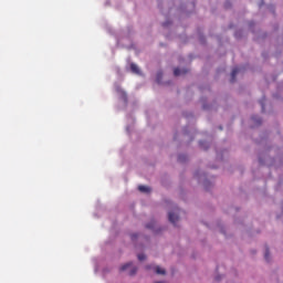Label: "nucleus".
<instances>
[{"label": "nucleus", "instance_id": "f03ea898", "mask_svg": "<svg viewBox=\"0 0 283 283\" xmlns=\"http://www.w3.org/2000/svg\"><path fill=\"white\" fill-rule=\"evenodd\" d=\"M187 72H189V70H187V69L177 67L174 70L175 76H182V75L187 74Z\"/></svg>", "mask_w": 283, "mask_h": 283}, {"label": "nucleus", "instance_id": "2eb2a0df", "mask_svg": "<svg viewBox=\"0 0 283 283\" xmlns=\"http://www.w3.org/2000/svg\"><path fill=\"white\" fill-rule=\"evenodd\" d=\"M146 228H147V229H154V226L147 224Z\"/></svg>", "mask_w": 283, "mask_h": 283}, {"label": "nucleus", "instance_id": "423d86ee", "mask_svg": "<svg viewBox=\"0 0 283 283\" xmlns=\"http://www.w3.org/2000/svg\"><path fill=\"white\" fill-rule=\"evenodd\" d=\"M252 122L254 125H262V119L258 116H252Z\"/></svg>", "mask_w": 283, "mask_h": 283}, {"label": "nucleus", "instance_id": "6e6552de", "mask_svg": "<svg viewBox=\"0 0 283 283\" xmlns=\"http://www.w3.org/2000/svg\"><path fill=\"white\" fill-rule=\"evenodd\" d=\"M156 273H157V275H165V270L164 269H161L160 266H157L156 268Z\"/></svg>", "mask_w": 283, "mask_h": 283}, {"label": "nucleus", "instance_id": "9d476101", "mask_svg": "<svg viewBox=\"0 0 283 283\" xmlns=\"http://www.w3.org/2000/svg\"><path fill=\"white\" fill-rule=\"evenodd\" d=\"M178 160L179 163H185V160H187V157L185 155H179Z\"/></svg>", "mask_w": 283, "mask_h": 283}, {"label": "nucleus", "instance_id": "dca6fc26", "mask_svg": "<svg viewBox=\"0 0 283 283\" xmlns=\"http://www.w3.org/2000/svg\"><path fill=\"white\" fill-rule=\"evenodd\" d=\"M202 145H205V142H200V146L202 147Z\"/></svg>", "mask_w": 283, "mask_h": 283}, {"label": "nucleus", "instance_id": "39448f33", "mask_svg": "<svg viewBox=\"0 0 283 283\" xmlns=\"http://www.w3.org/2000/svg\"><path fill=\"white\" fill-rule=\"evenodd\" d=\"M130 70L134 74H140V69H138V65L134 63L130 64Z\"/></svg>", "mask_w": 283, "mask_h": 283}, {"label": "nucleus", "instance_id": "f3484780", "mask_svg": "<svg viewBox=\"0 0 283 283\" xmlns=\"http://www.w3.org/2000/svg\"><path fill=\"white\" fill-rule=\"evenodd\" d=\"M164 27L167 28V23H164Z\"/></svg>", "mask_w": 283, "mask_h": 283}, {"label": "nucleus", "instance_id": "9b49d317", "mask_svg": "<svg viewBox=\"0 0 283 283\" xmlns=\"http://www.w3.org/2000/svg\"><path fill=\"white\" fill-rule=\"evenodd\" d=\"M136 271H138V268L136 266L132 268L129 275H136Z\"/></svg>", "mask_w": 283, "mask_h": 283}, {"label": "nucleus", "instance_id": "0eeeda50", "mask_svg": "<svg viewBox=\"0 0 283 283\" xmlns=\"http://www.w3.org/2000/svg\"><path fill=\"white\" fill-rule=\"evenodd\" d=\"M127 269H132V262L122 265L119 271H127Z\"/></svg>", "mask_w": 283, "mask_h": 283}, {"label": "nucleus", "instance_id": "4468645a", "mask_svg": "<svg viewBox=\"0 0 283 283\" xmlns=\"http://www.w3.org/2000/svg\"><path fill=\"white\" fill-rule=\"evenodd\" d=\"M130 238L132 240H136V238H138V234H132Z\"/></svg>", "mask_w": 283, "mask_h": 283}, {"label": "nucleus", "instance_id": "a211bd4d", "mask_svg": "<svg viewBox=\"0 0 283 283\" xmlns=\"http://www.w3.org/2000/svg\"><path fill=\"white\" fill-rule=\"evenodd\" d=\"M220 281V277H217V282H219Z\"/></svg>", "mask_w": 283, "mask_h": 283}, {"label": "nucleus", "instance_id": "7ed1b4c3", "mask_svg": "<svg viewBox=\"0 0 283 283\" xmlns=\"http://www.w3.org/2000/svg\"><path fill=\"white\" fill-rule=\"evenodd\" d=\"M238 72H240V69L234 67L231 72V83H235V76H238Z\"/></svg>", "mask_w": 283, "mask_h": 283}, {"label": "nucleus", "instance_id": "ddd939ff", "mask_svg": "<svg viewBox=\"0 0 283 283\" xmlns=\"http://www.w3.org/2000/svg\"><path fill=\"white\" fill-rule=\"evenodd\" d=\"M260 105H261L262 112H264V99H261V101H260Z\"/></svg>", "mask_w": 283, "mask_h": 283}, {"label": "nucleus", "instance_id": "f8f14e48", "mask_svg": "<svg viewBox=\"0 0 283 283\" xmlns=\"http://www.w3.org/2000/svg\"><path fill=\"white\" fill-rule=\"evenodd\" d=\"M264 259L269 262V248L265 249Z\"/></svg>", "mask_w": 283, "mask_h": 283}, {"label": "nucleus", "instance_id": "20e7f679", "mask_svg": "<svg viewBox=\"0 0 283 283\" xmlns=\"http://www.w3.org/2000/svg\"><path fill=\"white\" fill-rule=\"evenodd\" d=\"M138 190L142 193H149V191H151V188L147 187V186H138Z\"/></svg>", "mask_w": 283, "mask_h": 283}, {"label": "nucleus", "instance_id": "1a4fd4ad", "mask_svg": "<svg viewBox=\"0 0 283 283\" xmlns=\"http://www.w3.org/2000/svg\"><path fill=\"white\" fill-rule=\"evenodd\" d=\"M137 258H138L139 262L147 260V256L145 254H138Z\"/></svg>", "mask_w": 283, "mask_h": 283}, {"label": "nucleus", "instance_id": "f257e3e1", "mask_svg": "<svg viewBox=\"0 0 283 283\" xmlns=\"http://www.w3.org/2000/svg\"><path fill=\"white\" fill-rule=\"evenodd\" d=\"M168 220H169V222H171V224H176L178 222V220H180V217H178V214H176L174 212H169Z\"/></svg>", "mask_w": 283, "mask_h": 283}]
</instances>
